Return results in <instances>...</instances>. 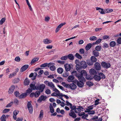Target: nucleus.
I'll use <instances>...</instances> for the list:
<instances>
[{
    "mask_svg": "<svg viewBox=\"0 0 121 121\" xmlns=\"http://www.w3.org/2000/svg\"><path fill=\"white\" fill-rule=\"evenodd\" d=\"M87 73L85 70H82L80 72V73H79V78H80V79H82L83 80H85V78L83 76H85V77L87 79L90 80V78H87Z\"/></svg>",
    "mask_w": 121,
    "mask_h": 121,
    "instance_id": "1",
    "label": "nucleus"
},
{
    "mask_svg": "<svg viewBox=\"0 0 121 121\" xmlns=\"http://www.w3.org/2000/svg\"><path fill=\"white\" fill-rule=\"evenodd\" d=\"M93 78L96 81H99L101 78H105V76L103 73H99L98 75H94Z\"/></svg>",
    "mask_w": 121,
    "mask_h": 121,
    "instance_id": "2",
    "label": "nucleus"
},
{
    "mask_svg": "<svg viewBox=\"0 0 121 121\" xmlns=\"http://www.w3.org/2000/svg\"><path fill=\"white\" fill-rule=\"evenodd\" d=\"M101 65L103 67L106 69L110 67L111 66L110 63H107L104 61H103L101 62Z\"/></svg>",
    "mask_w": 121,
    "mask_h": 121,
    "instance_id": "3",
    "label": "nucleus"
},
{
    "mask_svg": "<svg viewBox=\"0 0 121 121\" xmlns=\"http://www.w3.org/2000/svg\"><path fill=\"white\" fill-rule=\"evenodd\" d=\"M54 65V63L50 62L48 64V67L50 68V69L51 71H54L56 69V68Z\"/></svg>",
    "mask_w": 121,
    "mask_h": 121,
    "instance_id": "4",
    "label": "nucleus"
},
{
    "mask_svg": "<svg viewBox=\"0 0 121 121\" xmlns=\"http://www.w3.org/2000/svg\"><path fill=\"white\" fill-rule=\"evenodd\" d=\"M45 87V86L43 84H41L39 86H37V90H39V91L42 92Z\"/></svg>",
    "mask_w": 121,
    "mask_h": 121,
    "instance_id": "5",
    "label": "nucleus"
},
{
    "mask_svg": "<svg viewBox=\"0 0 121 121\" xmlns=\"http://www.w3.org/2000/svg\"><path fill=\"white\" fill-rule=\"evenodd\" d=\"M27 108L29 109V112L30 113H32L33 112V108L32 105L31 103L29 102H28L27 105Z\"/></svg>",
    "mask_w": 121,
    "mask_h": 121,
    "instance_id": "6",
    "label": "nucleus"
},
{
    "mask_svg": "<svg viewBox=\"0 0 121 121\" xmlns=\"http://www.w3.org/2000/svg\"><path fill=\"white\" fill-rule=\"evenodd\" d=\"M79 81L77 84V85L78 86L80 87H83L84 84L83 82L85 81V80H82V79H80V78L78 79Z\"/></svg>",
    "mask_w": 121,
    "mask_h": 121,
    "instance_id": "7",
    "label": "nucleus"
},
{
    "mask_svg": "<svg viewBox=\"0 0 121 121\" xmlns=\"http://www.w3.org/2000/svg\"><path fill=\"white\" fill-rule=\"evenodd\" d=\"M47 97L46 96L42 95L39 98L38 100V102L40 103L42 101H45Z\"/></svg>",
    "mask_w": 121,
    "mask_h": 121,
    "instance_id": "8",
    "label": "nucleus"
},
{
    "mask_svg": "<svg viewBox=\"0 0 121 121\" xmlns=\"http://www.w3.org/2000/svg\"><path fill=\"white\" fill-rule=\"evenodd\" d=\"M80 65L82 68L83 69H85L86 68L87 66V64L86 62L84 61H81L80 63Z\"/></svg>",
    "mask_w": 121,
    "mask_h": 121,
    "instance_id": "9",
    "label": "nucleus"
},
{
    "mask_svg": "<svg viewBox=\"0 0 121 121\" xmlns=\"http://www.w3.org/2000/svg\"><path fill=\"white\" fill-rule=\"evenodd\" d=\"M95 68L97 70H99L101 69V66L100 64L98 62H96L94 64Z\"/></svg>",
    "mask_w": 121,
    "mask_h": 121,
    "instance_id": "10",
    "label": "nucleus"
},
{
    "mask_svg": "<svg viewBox=\"0 0 121 121\" xmlns=\"http://www.w3.org/2000/svg\"><path fill=\"white\" fill-rule=\"evenodd\" d=\"M69 115L70 116L73 118H75L77 117L76 114L72 110H70V112L69 113Z\"/></svg>",
    "mask_w": 121,
    "mask_h": 121,
    "instance_id": "11",
    "label": "nucleus"
},
{
    "mask_svg": "<svg viewBox=\"0 0 121 121\" xmlns=\"http://www.w3.org/2000/svg\"><path fill=\"white\" fill-rule=\"evenodd\" d=\"M37 75V74L35 72L34 73H31L29 75V77L31 78L33 77L32 79V80H34L35 79Z\"/></svg>",
    "mask_w": 121,
    "mask_h": 121,
    "instance_id": "12",
    "label": "nucleus"
},
{
    "mask_svg": "<svg viewBox=\"0 0 121 121\" xmlns=\"http://www.w3.org/2000/svg\"><path fill=\"white\" fill-rule=\"evenodd\" d=\"M29 65H25L22 67L21 69L20 72H22L25 71L28 67Z\"/></svg>",
    "mask_w": 121,
    "mask_h": 121,
    "instance_id": "13",
    "label": "nucleus"
},
{
    "mask_svg": "<svg viewBox=\"0 0 121 121\" xmlns=\"http://www.w3.org/2000/svg\"><path fill=\"white\" fill-rule=\"evenodd\" d=\"M64 66L66 71H69L71 69V66L69 64H65L64 65Z\"/></svg>",
    "mask_w": 121,
    "mask_h": 121,
    "instance_id": "14",
    "label": "nucleus"
},
{
    "mask_svg": "<svg viewBox=\"0 0 121 121\" xmlns=\"http://www.w3.org/2000/svg\"><path fill=\"white\" fill-rule=\"evenodd\" d=\"M43 43L45 44H49L52 42V41L50 40L48 38H46L44 39L43 41Z\"/></svg>",
    "mask_w": 121,
    "mask_h": 121,
    "instance_id": "15",
    "label": "nucleus"
},
{
    "mask_svg": "<svg viewBox=\"0 0 121 121\" xmlns=\"http://www.w3.org/2000/svg\"><path fill=\"white\" fill-rule=\"evenodd\" d=\"M15 88V87L14 86H12L9 89L8 93L9 94H12Z\"/></svg>",
    "mask_w": 121,
    "mask_h": 121,
    "instance_id": "16",
    "label": "nucleus"
},
{
    "mask_svg": "<svg viewBox=\"0 0 121 121\" xmlns=\"http://www.w3.org/2000/svg\"><path fill=\"white\" fill-rule=\"evenodd\" d=\"M83 108L82 107L79 106L78 108H76L75 111V112L76 113H78L81 112V109H83Z\"/></svg>",
    "mask_w": 121,
    "mask_h": 121,
    "instance_id": "17",
    "label": "nucleus"
},
{
    "mask_svg": "<svg viewBox=\"0 0 121 121\" xmlns=\"http://www.w3.org/2000/svg\"><path fill=\"white\" fill-rule=\"evenodd\" d=\"M73 75L75 76L78 79L79 78V73H77L76 71H73L71 73Z\"/></svg>",
    "mask_w": 121,
    "mask_h": 121,
    "instance_id": "18",
    "label": "nucleus"
},
{
    "mask_svg": "<svg viewBox=\"0 0 121 121\" xmlns=\"http://www.w3.org/2000/svg\"><path fill=\"white\" fill-rule=\"evenodd\" d=\"M92 53L93 55L95 57L98 56L99 55V53L98 51L95 50L93 51Z\"/></svg>",
    "mask_w": 121,
    "mask_h": 121,
    "instance_id": "19",
    "label": "nucleus"
},
{
    "mask_svg": "<svg viewBox=\"0 0 121 121\" xmlns=\"http://www.w3.org/2000/svg\"><path fill=\"white\" fill-rule=\"evenodd\" d=\"M70 88L72 90L75 89L77 87L76 85L73 83H72L69 85Z\"/></svg>",
    "mask_w": 121,
    "mask_h": 121,
    "instance_id": "20",
    "label": "nucleus"
},
{
    "mask_svg": "<svg viewBox=\"0 0 121 121\" xmlns=\"http://www.w3.org/2000/svg\"><path fill=\"white\" fill-rule=\"evenodd\" d=\"M74 78V77L72 75L69 76L68 78V81L69 82H72Z\"/></svg>",
    "mask_w": 121,
    "mask_h": 121,
    "instance_id": "21",
    "label": "nucleus"
},
{
    "mask_svg": "<svg viewBox=\"0 0 121 121\" xmlns=\"http://www.w3.org/2000/svg\"><path fill=\"white\" fill-rule=\"evenodd\" d=\"M30 86L33 90H35V89L37 90V85L35 86L34 84H31L30 85Z\"/></svg>",
    "mask_w": 121,
    "mask_h": 121,
    "instance_id": "22",
    "label": "nucleus"
},
{
    "mask_svg": "<svg viewBox=\"0 0 121 121\" xmlns=\"http://www.w3.org/2000/svg\"><path fill=\"white\" fill-rule=\"evenodd\" d=\"M49 107L51 113H53L54 112V109L51 103H50V104Z\"/></svg>",
    "mask_w": 121,
    "mask_h": 121,
    "instance_id": "23",
    "label": "nucleus"
},
{
    "mask_svg": "<svg viewBox=\"0 0 121 121\" xmlns=\"http://www.w3.org/2000/svg\"><path fill=\"white\" fill-rule=\"evenodd\" d=\"M75 67L76 70L78 71H80V70L82 68L81 65H76Z\"/></svg>",
    "mask_w": 121,
    "mask_h": 121,
    "instance_id": "24",
    "label": "nucleus"
},
{
    "mask_svg": "<svg viewBox=\"0 0 121 121\" xmlns=\"http://www.w3.org/2000/svg\"><path fill=\"white\" fill-rule=\"evenodd\" d=\"M95 57L93 56H91V59L93 63L96 62L97 60V59Z\"/></svg>",
    "mask_w": 121,
    "mask_h": 121,
    "instance_id": "25",
    "label": "nucleus"
},
{
    "mask_svg": "<svg viewBox=\"0 0 121 121\" xmlns=\"http://www.w3.org/2000/svg\"><path fill=\"white\" fill-rule=\"evenodd\" d=\"M27 95V94L26 92L22 94L19 97L20 98H24Z\"/></svg>",
    "mask_w": 121,
    "mask_h": 121,
    "instance_id": "26",
    "label": "nucleus"
},
{
    "mask_svg": "<svg viewBox=\"0 0 121 121\" xmlns=\"http://www.w3.org/2000/svg\"><path fill=\"white\" fill-rule=\"evenodd\" d=\"M89 72L90 73L92 74H95L96 73V71L93 69H90Z\"/></svg>",
    "mask_w": 121,
    "mask_h": 121,
    "instance_id": "27",
    "label": "nucleus"
},
{
    "mask_svg": "<svg viewBox=\"0 0 121 121\" xmlns=\"http://www.w3.org/2000/svg\"><path fill=\"white\" fill-rule=\"evenodd\" d=\"M39 59V58L37 57L35 58H33L31 60L30 64L32 65L34 63H35V62L38 61Z\"/></svg>",
    "mask_w": 121,
    "mask_h": 121,
    "instance_id": "28",
    "label": "nucleus"
},
{
    "mask_svg": "<svg viewBox=\"0 0 121 121\" xmlns=\"http://www.w3.org/2000/svg\"><path fill=\"white\" fill-rule=\"evenodd\" d=\"M68 58L70 60H73L74 59V57L73 55L72 54H69L68 56Z\"/></svg>",
    "mask_w": 121,
    "mask_h": 121,
    "instance_id": "29",
    "label": "nucleus"
},
{
    "mask_svg": "<svg viewBox=\"0 0 121 121\" xmlns=\"http://www.w3.org/2000/svg\"><path fill=\"white\" fill-rule=\"evenodd\" d=\"M30 82L29 81L28 78H26L24 82V84L25 85H28Z\"/></svg>",
    "mask_w": 121,
    "mask_h": 121,
    "instance_id": "30",
    "label": "nucleus"
},
{
    "mask_svg": "<svg viewBox=\"0 0 121 121\" xmlns=\"http://www.w3.org/2000/svg\"><path fill=\"white\" fill-rule=\"evenodd\" d=\"M41 92L39 91H36L35 92V97L36 98L38 97L40 95Z\"/></svg>",
    "mask_w": 121,
    "mask_h": 121,
    "instance_id": "31",
    "label": "nucleus"
},
{
    "mask_svg": "<svg viewBox=\"0 0 121 121\" xmlns=\"http://www.w3.org/2000/svg\"><path fill=\"white\" fill-rule=\"evenodd\" d=\"M91 47V43L88 44L86 47V49L87 50H89Z\"/></svg>",
    "mask_w": 121,
    "mask_h": 121,
    "instance_id": "32",
    "label": "nucleus"
},
{
    "mask_svg": "<svg viewBox=\"0 0 121 121\" xmlns=\"http://www.w3.org/2000/svg\"><path fill=\"white\" fill-rule=\"evenodd\" d=\"M57 71L59 73H62L63 71V69L61 68H59L57 69Z\"/></svg>",
    "mask_w": 121,
    "mask_h": 121,
    "instance_id": "33",
    "label": "nucleus"
},
{
    "mask_svg": "<svg viewBox=\"0 0 121 121\" xmlns=\"http://www.w3.org/2000/svg\"><path fill=\"white\" fill-rule=\"evenodd\" d=\"M115 42L114 41H112L110 42V45L111 47H113L116 45Z\"/></svg>",
    "mask_w": 121,
    "mask_h": 121,
    "instance_id": "34",
    "label": "nucleus"
},
{
    "mask_svg": "<svg viewBox=\"0 0 121 121\" xmlns=\"http://www.w3.org/2000/svg\"><path fill=\"white\" fill-rule=\"evenodd\" d=\"M6 116L4 114H3L0 118L1 121H6Z\"/></svg>",
    "mask_w": 121,
    "mask_h": 121,
    "instance_id": "35",
    "label": "nucleus"
},
{
    "mask_svg": "<svg viewBox=\"0 0 121 121\" xmlns=\"http://www.w3.org/2000/svg\"><path fill=\"white\" fill-rule=\"evenodd\" d=\"M48 86L52 88H54L55 87V86L54 85L52 82H49Z\"/></svg>",
    "mask_w": 121,
    "mask_h": 121,
    "instance_id": "36",
    "label": "nucleus"
},
{
    "mask_svg": "<svg viewBox=\"0 0 121 121\" xmlns=\"http://www.w3.org/2000/svg\"><path fill=\"white\" fill-rule=\"evenodd\" d=\"M101 46L99 45L95 47V50L98 51H100L101 50Z\"/></svg>",
    "mask_w": 121,
    "mask_h": 121,
    "instance_id": "37",
    "label": "nucleus"
},
{
    "mask_svg": "<svg viewBox=\"0 0 121 121\" xmlns=\"http://www.w3.org/2000/svg\"><path fill=\"white\" fill-rule=\"evenodd\" d=\"M61 93H56L55 92H54L52 93L51 95L52 96H60Z\"/></svg>",
    "mask_w": 121,
    "mask_h": 121,
    "instance_id": "38",
    "label": "nucleus"
},
{
    "mask_svg": "<svg viewBox=\"0 0 121 121\" xmlns=\"http://www.w3.org/2000/svg\"><path fill=\"white\" fill-rule=\"evenodd\" d=\"M97 39V38L95 36L91 37L89 38V39L91 41H95Z\"/></svg>",
    "mask_w": 121,
    "mask_h": 121,
    "instance_id": "39",
    "label": "nucleus"
},
{
    "mask_svg": "<svg viewBox=\"0 0 121 121\" xmlns=\"http://www.w3.org/2000/svg\"><path fill=\"white\" fill-rule=\"evenodd\" d=\"M105 9H101L99 11V12L101 14H104L106 13V11L104 10Z\"/></svg>",
    "mask_w": 121,
    "mask_h": 121,
    "instance_id": "40",
    "label": "nucleus"
},
{
    "mask_svg": "<svg viewBox=\"0 0 121 121\" xmlns=\"http://www.w3.org/2000/svg\"><path fill=\"white\" fill-rule=\"evenodd\" d=\"M75 56L76 57L79 59H81L82 58V56L78 53H76Z\"/></svg>",
    "mask_w": 121,
    "mask_h": 121,
    "instance_id": "41",
    "label": "nucleus"
},
{
    "mask_svg": "<svg viewBox=\"0 0 121 121\" xmlns=\"http://www.w3.org/2000/svg\"><path fill=\"white\" fill-rule=\"evenodd\" d=\"M69 75V73L68 71H66L63 74V76L64 77H67Z\"/></svg>",
    "mask_w": 121,
    "mask_h": 121,
    "instance_id": "42",
    "label": "nucleus"
},
{
    "mask_svg": "<svg viewBox=\"0 0 121 121\" xmlns=\"http://www.w3.org/2000/svg\"><path fill=\"white\" fill-rule=\"evenodd\" d=\"M106 11V13H111L113 11L112 9H105V10Z\"/></svg>",
    "mask_w": 121,
    "mask_h": 121,
    "instance_id": "43",
    "label": "nucleus"
},
{
    "mask_svg": "<svg viewBox=\"0 0 121 121\" xmlns=\"http://www.w3.org/2000/svg\"><path fill=\"white\" fill-rule=\"evenodd\" d=\"M16 75V73L15 72H13L12 73L10 74L9 76V78H12V77Z\"/></svg>",
    "mask_w": 121,
    "mask_h": 121,
    "instance_id": "44",
    "label": "nucleus"
},
{
    "mask_svg": "<svg viewBox=\"0 0 121 121\" xmlns=\"http://www.w3.org/2000/svg\"><path fill=\"white\" fill-rule=\"evenodd\" d=\"M68 58V57L67 56H65L62 57L60 58L61 60H66Z\"/></svg>",
    "mask_w": 121,
    "mask_h": 121,
    "instance_id": "45",
    "label": "nucleus"
},
{
    "mask_svg": "<svg viewBox=\"0 0 121 121\" xmlns=\"http://www.w3.org/2000/svg\"><path fill=\"white\" fill-rule=\"evenodd\" d=\"M86 84L89 86H92L93 84V83L91 81H88L86 82Z\"/></svg>",
    "mask_w": 121,
    "mask_h": 121,
    "instance_id": "46",
    "label": "nucleus"
},
{
    "mask_svg": "<svg viewBox=\"0 0 121 121\" xmlns=\"http://www.w3.org/2000/svg\"><path fill=\"white\" fill-rule=\"evenodd\" d=\"M19 78H16L14 79L13 80V82L14 83H17L19 82Z\"/></svg>",
    "mask_w": 121,
    "mask_h": 121,
    "instance_id": "47",
    "label": "nucleus"
},
{
    "mask_svg": "<svg viewBox=\"0 0 121 121\" xmlns=\"http://www.w3.org/2000/svg\"><path fill=\"white\" fill-rule=\"evenodd\" d=\"M5 19L4 18H2L0 21V25H2L5 22Z\"/></svg>",
    "mask_w": 121,
    "mask_h": 121,
    "instance_id": "48",
    "label": "nucleus"
},
{
    "mask_svg": "<svg viewBox=\"0 0 121 121\" xmlns=\"http://www.w3.org/2000/svg\"><path fill=\"white\" fill-rule=\"evenodd\" d=\"M43 112L42 110H41L40 112V114L39 117V118H41V117H43Z\"/></svg>",
    "mask_w": 121,
    "mask_h": 121,
    "instance_id": "49",
    "label": "nucleus"
},
{
    "mask_svg": "<svg viewBox=\"0 0 121 121\" xmlns=\"http://www.w3.org/2000/svg\"><path fill=\"white\" fill-rule=\"evenodd\" d=\"M13 102H11L9 103L6 106V108H9L11 107L13 105Z\"/></svg>",
    "mask_w": 121,
    "mask_h": 121,
    "instance_id": "50",
    "label": "nucleus"
},
{
    "mask_svg": "<svg viewBox=\"0 0 121 121\" xmlns=\"http://www.w3.org/2000/svg\"><path fill=\"white\" fill-rule=\"evenodd\" d=\"M14 94L16 97H19V96H20V94L19 92L17 91L14 93Z\"/></svg>",
    "mask_w": 121,
    "mask_h": 121,
    "instance_id": "51",
    "label": "nucleus"
},
{
    "mask_svg": "<svg viewBox=\"0 0 121 121\" xmlns=\"http://www.w3.org/2000/svg\"><path fill=\"white\" fill-rule=\"evenodd\" d=\"M76 106H72V105H71V106H70V108L71 109V110H72L73 111L74 110V112L75 111V110L76 109Z\"/></svg>",
    "mask_w": 121,
    "mask_h": 121,
    "instance_id": "52",
    "label": "nucleus"
},
{
    "mask_svg": "<svg viewBox=\"0 0 121 121\" xmlns=\"http://www.w3.org/2000/svg\"><path fill=\"white\" fill-rule=\"evenodd\" d=\"M48 64L47 63H44L41 65L40 66V67H46L48 66Z\"/></svg>",
    "mask_w": 121,
    "mask_h": 121,
    "instance_id": "53",
    "label": "nucleus"
},
{
    "mask_svg": "<svg viewBox=\"0 0 121 121\" xmlns=\"http://www.w3.org/2000/svg\"><path fill=\"white\" fill-rule=\"evenodd\" d=\"M32 91V89L31 88H29L26 91V93H30Z\"/></svg>",
    "mask_w": 121,
    "mask_h": 121,
    "instance_id": "54",
    "label": "nucleus"
},
{
    "mask_svg": "<svg viewBox=\"0 0 121 121\" xmlns=\"http://www.w3.org/2000/svg\"><path fill=\"white\" fill-rule=\"evenodd\" d=\"M15 60L16 61L19 62L20 61V59L19 56H17L15 58Z\"/></svg>",
    "mask_w": 121,
    "mask_h": 121,
    "instance_id": "55",
    "label": "nucleus"
},
{
    "mask_svg": "<svg viewBox=\"0 0 121 121\" xmlns=\"http://www.w3.org/2000/svg\"><path fill=\"white\" fill-rule=\"evenodd\" d=\"M14 103L17 105H18L19 104V101L17 99H14Z\"/></svg>",
    "mask_w": 121,
    "mask_h": 121,
    "instance_id": "56",
    "label": "nucleus"
},
{
    "mask_svg": "<svg viewBox=\"0 0 121 121\" xmlns=\"http://www.w3.org/2000/svg\"><path fill=\"white\" fill-rule=\"evenodd\" d=\"M10 109H5L3 111V113H5L9 111Z\"/></svg>",
    "mask_w": 121,
    "mask_h": 121,
    "instance_id": "57",
    "label": "nucleus"
},
{
    "mask_svg": "<svg viewBox=\"0 0 121 121\" xmlns=\"http://www.w3.org/2000/svg\"><path fill=\"white\" fill-rule=\"evenodd\" d=\"M66 24V23L65 22H64L63 23H62L60 24L59 25L57 26L58 28H61L62 26H63L64 25H65Z\"/></svg>",
    "mask_w": 121,
    "mask_h": 121,
    "instance_id": "58",
    "label": "nucleus"
},
{
    "mask_svg": "<svg viewBox=\"0 0 121 121\" xmlns=\"http://www.w3.org/2000/svg\"><path fill=\"white\" fill-rule=\"evenodd\" d=\"M102 40V39H99L96 41L95 42V43L96 44H98L100 43L101 42Z\"/></svg>",
    "mask_w": 121,
    "mask_h": 121,
    "instance_id": "59",
    "label": "nucleus"
},
{
    "mask_svg": "<svg viewBox=\"0 0 121 121\" xmlns=\"http://www.w3.org/2000/svg\"><path fill=\"white\" fill-rule=\"evenodd\" d=\"M19 113V111L17 110H14L13 112V115L16 116Z\"/></svg>",
    "mask_w": 121,
    "mask_h": 121,
    "instance_id": "60",
    "label": "nucleus"
},
{
    "mask_svg": "<svg viewBox=\"0 0 121 121\" xmlns=\"http://www.w3.org/2000/svg\"><path fill=\"white\" fill-rule=\"evenodd\" d=\"M45 93L47 95L50 94H51V91L49 89H47L45 91Z\"/></svg>",
    "mask_w": 121,
    "mask_h": 121,
    "instance_id": "61",
    "label": "nucleus"
},
{
    "mask_svg": "<svg viewBox=\"0 0 121 121\" xmlns=\"http://www.w3.org/2000/svg\"><path fill=\"white\" fill-rule=\"evenodd\" d=\"M99 99H96L95 101V105H96L99 104Z\"/></svg>",
    "mask_w": 121,
    "mask_h": 121,
    "instance_id": "62",
    "label": "nucleus"
},
{
    "mask_svg": "<svg viewBox=\"0 0 121 121\" xmlns=\"http://www.w3.org/2000/svg\"><path fill=\"white\" fill-rule=\"evenodd\" d=\"M93 108V107L92 105L90 106H88L87 107V108L86 109V110H90L92 109Z\"/></svg>",
    "mask_w": 121,
    "mask_h": 121,
    "instance_id": "63",
    "label": "nucleus"
},
{
    "mask_svg": "<svg viewBox=\"0 0 121 121\" xmlns=\"http://www.w3.org/2000/svg\"><path fill=\"white\" fill-rule=\"evenodd\" d=\"M95 113V111H90L89 110L88 112V114H94Z\"/></svg>",
    "mask_w": 121,
    "mask_h": 121,
    "instance_id": "64",
    "label": "nucleus"
}]
</instances>
